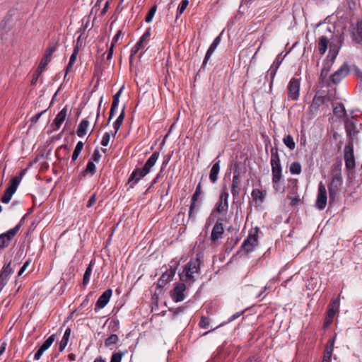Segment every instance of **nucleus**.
I'll use <instances>...</instances> for the list:
<instances>
[{"instance_id":"obj_9","label":"nucleus","mask_w":362,"mask_h":362,"mask_svg":"<svg viewBox=\"0 0 362 362\" xmlns=\"http://www.w3.org/2000/svg\"><path fill=\"white\" fill-rule=\"evenodd\" d=\"M300 79L292 78L287 86L288 96L292 100H297L300 96Z\"/></svg>"},{"instance_id":"obj_25","label":"nucleus","mask_w":362,"mask_h":362,"mask_svg":"<svg viewBox=\"0 0 362 362\" xmlns=\"http://www.w3.org/2000/svg\"><path fill=\"white\" fill-rule=\"evenodd\" d=\"M334 115L338 118H344L346 116V111L342 103H337L333 107Z\"/></svg>"},{"instance_id":"obj_18","label":"nucleus","mask_w":362,"mask_h":362,"mask_svg":"<svg viewBox=\"0 0 362 362\" xmlns=\"http://www.w3.org/2000/svg\"><path fill=\"white\" fill-rule=\"evenodd\" d=\"M112 291L109 288L105 291L102 295L98 298L95 307V311L98 312L100 309H102L106 306L110 301L112 296Z\"/></svg>"},{"instance_id":"obj_31","label":"nucleus","mask_w":362,"mask_h":362,"mask_svg":"<svg viewBox=\"0 0 362 362\" xmlns=\"http://www.w3.org/2000/svg\"><path fill=\"white\" fill-rule=\"evenodd\" d=\"M96 173V166L93 160H89L87 163L86 169L81 173V175L85 176L86 174L93 175Z\"/></svg>"},{"instance_id":"obj_59","label":"nucleus","mask_w":362,"mask_h":362,"mask_svg":"<svg viewBox=\"0 0 362 362\" xmlns=\"http://www.w3.org/2000/svg\"><path fill=\"white\" fill-rule=\"evenodd\" d=\"M90 16H86L82 19V25L83 26V30H85L89 26Z\"/></svg>"},{"instance_id":"obj_33","label":"nucleus","mask_w":362,"mask_h":362,"mask_svg":"<svg viewBox=\"0 0 362 362\" xmlns=\"http://www.w3.org/2000/svg\"><path fill=\"white\" fill-rule=\"evenodd\" d=\"M289 171L292 175H299L302 171L301 164L298 161L291 163Z\"/></svg>"},{"instance_id":"obj_34","label":"nucleus","mask_w":362,"mask_h":362,"mask_svg":"<svg viewBox=\"0 0 362 362\" xmlns=\"http://www.w3.org/2000/svg\"><path fill=\"white\" fill-rule=\"evenodd\" d=\"M283 142L290 150H293L296 148V143L291 134L286 135L283 139Z\"/></svg>"},{"instance_id":"obj_5","label":"nucleus","mask_w":362,"mask_h":362,"mask_svg":"<svg viewBox=\"0 0 362 362\" xmlns=\"http://www.w3.org/2000/svg\"><path fill=\"white\" fill-rule=\"evenodd\" d=\"M224 234L223 220V218H218L212 228L210 241L211 245H217L218 241L221 239Z\"/></svg>"},{"instance_id":"obj_1","label":"nucleus","mask_w":362,"mask_h":362,"mask_svg":"<svg viewBox=\"0 0 362 362\" xmlns=\"http://www.w3.org/2000/svg\"><path fill=\"white\" fill-rule=\"evenodd\" d=\"M341 162L334 163L331 169V182L328 185L329 204H332L336 199L338 191L340 189L343 178L341 175Z\"/></svg>"},{"instance_id":"obj_14","label":"nucleus","mask_w":362,"mask_h":362,"mask_svg":"<svg viewBox=\"0 0 362 362\" xmlns=\"http://www.w3.org/2000/svg\"><path fill=\"white\" fill-rule=\"evenodd\" d=\"M327 190L325 185L322 182H320L318 185V192L317 200L315 202L316 207L320 210L324 209L327 205Z\"/></svg>"},{"instance_id":"obj_15","label":"nucleus","mask_w":362,"mask_h":362,"mask_svg":"<svg viewBox=\"0 0 362 362\" xmlns=\"http://www.w3.org/2000/svg\"><path fill=\"white\" fill-rule=\"evenodd\" d=\"M344 151L346 168L348 170H353L356 166L353 145H346Z\"/></svg>"},{"instance_id":"obj_11","label":"nucleus","mask_w":362,"mask_h":362,"mask_svg":"<svg viewBox=\"0 0 362 362\" xmlns=\"http://www.w3.org/2000/svg\"><path fill=\"white\" fill-rule=\"evenodd\" d=\"M202 194V184L201 182H199L197 185L195 192L192 196L191 202H190V206L189 209V214H188V218L192 219L193 221L195 220L196 216L194 214V210L196 208H199V206L197 204V201L199 197V196Z\"/></svg>"},{"instance_id":"obj_39","label":"nucleus","mask_w":362,"mask_h":362,"mask_svg":"<svg viewBox=\"0 0 362 362\" xmlns=\"http://www.w3.org/2000/svg\"><path fill=\"white\" fill-rule=\"evenodd\" d=\"M127 353V351L114 352L112 354L110 362H121L122 357Z\"/></svg>"},{"instance_id":"obj_40","label":"nucleus","mask_w":362,"mask_h":362,"mask_svg":"<svg viewBox=\"0 0 362 362\" xmlns=\"http://www.w3.org/2000/svg\"><path fill=\"white\" fill-rule=\"evenodd\" d=\"M296 190H297V188H296L295 189H293L292 190V193H291L292 194L291 195L289 194L287 196L288 199H289L291 200V204L292 206L296 205L300 201L299 196L297 194Z\"/></svg>"},{"instance_id":"obj_24","label":"nucleus","mask_w":362,"mask_h":362,"mask_svg":"<svg viewBox=\"0 0 362 362\" xmlns=\"http://www.w3.org/2000/svg\"><path fill=\"white\" fill-rule=\"evenodd\" d=\"M67 115V108L66 107H64L56 116L54 124L56 127V129H59L62 124L64 122V121L66 119Z\"/></svg>"},{"instance_id":"obj_20","label":"nucleus","mask_w":362,"mask_h":362,"mask_svg":"<svg viewBox=\"0 0 362 362\" xmlns=\"http://www.w3.org/2000/svg\"><path fill=\"white\" fill-rule=\"evenodd\" d=\"M325 102V95L323 92L317 91L310 105L311 111H317L319 107Z\"/></svg>"},{"instance_id":"obj_21","label":"nucleus","mask_w":362,"mask_h":362,"mask_svg":"<svg viewBox=\"0 0 362 362\" xmlns=\"http://www.w3.org/2000/svg\"><path fill=\"white\" fill-rule=\"evenodd\" d=\"M266 194V190H260L259 189H252L251 195L253 201L255 202L256 206H259L264 202Z\"/></svg>"},{"instance_id":"obj_23","label":"nucleus","mask_w":362,"mask_h":362,"mask_svg":"<svg viewBox=\"0 0 362 362\" xmlns=\"http://www.w3.org/2000/svg\"><path fill=\"white\" fill-rule=\"evenodd\" d=\"M339 308V299L337 298L332 300L328 305V310L327 314L329 318H334L336 312Z\"/></svg>"},{"instance_id":"obj_42","label":"nucleus","mask_w":362,"mask_h":362,"mask_svg":"<svg viewBox=\"0 0 362 362\" xmlns=\"http://www.w3.org/2000/svg\"><path fill=\"white\" fill-rule=\"evenodd\" d=\"M91 272H92V265H91V264H90L88 265V267L86 268V272L83 274V284L84 286L86 285L89 282Z\"/></svg>"},{"instance_id":"obj_64","label":"nucleus","mask_w":362,"mask_h":362,"mask_svg":"<svg viewBox=\"0 0 362 362\" xmlns=\"http://www.w3.org/2000/svg\"><path fill=\"white\" fill-rule=\"evenodd\" d=\"M43 112H44V111L32 117V118L30 119V122H31L32 124H35L38 121V119H40L41 115L43 114Z\"/></svg>"},{"instance_id":"obj_57","label":"nucleus","mask_w":362,"mask_h":362,"mask_svg":"<svg viewBox=\"0 0 362 362\" xmlns=\"http://www.w3.org/2000/svg\"><path fill=\"white\" fill-rule=\"evenodd\" d=\"M123 35V33L121 30H119L116 35L114 36L111 45H113L115 47V45L117 42L119 37Z\"/></svg>"},{"instance_id":"obj_2","label":"nucleus","mask_w":362,"mask_h":362,"mask_svg":"<svg viewBox=\"0 0 362 362\" xmlns=\"http://www.w3.org/2000/svg\"><path fill=\"white\" fill-rule=\"evenodd\" d=\"M159 152L155 151L145 163L144 165L141 168H136L130 175L128 180V183L130 187H133L141 179L148 175L151 169L155 165L158 158H159Z\"/></svg>"},{"instance_id":"obj_54","label":"nucleus","mask_w":362,"mask_h":362,"mask_svg":"<svg viewBox=\"0 0 362 362\" xmlns=\"http://www.w3.org/2000/svg\"><path fill=\"white\" fill-rule=\"evenodd\" d=\"M276 71L277 69H276V68H274V66H271L270 69L267 71V75L269 76L271 78V85L273 83Z\"/></svg>"},{"instance_id":"obj_28","label":"nucleus","mask_w":362,"mask_h":362,"mask_svg":"<svg viewBox=\"0 0 362 362\" xmlns=\"http://www.w3.org/2000/svg\"><path fill=\"white\" fill-rule=\"evenodd\" d=\"M71 331L70 328H67L65 330L64 336H63L62 340L59 342V351L60 352L63 351L64 350V349L66 348V346H67V344H68V341H69V337H70V334H71Z\"/></svg>"},{"instance_id":"obj_12","label":"nucleus","mask_w":362,"mask_h":362,"mask_svg":"<svg viewBox=\"0 0 362 362\" xmlns=\"http://www.w3.org/2000/svg\"><path fill=\"white\" fill-rule=\"evenodd\" d=\"M21 227V221L13 228L8 230L6 233L0 235V248L7 247L11 240L16 236Z\"/></svg>"},{"instance_id":"obj_27","label":"nucleus","mask_w":362,"mask_h":362,"mask_svg":"<svg viewBox=\"0 0 362 362\" xmlns=\"http://www.w3.org/2000/svg\"><path fill=\"white\" fill-rule=\"evenodd\" d=\"M89 125V122L86 119H83L78 124L76 134L78 136L83 137L87 133V129Z\"/></svg>"},{"instance_id":"obj_16","label":"nucleus","mask_w":362,"mask_h":362,"mask_svg":"<svg viewBox=\"0 0 362 362\" xmlns=\"http://www.w3.org/2000/svg\"><path fill=\"white\" fill-rule=\"evenodd\" d=\"M186 289V286L184 283H177L171 291V298L176 302H181L185 299L184 292Z\"/></svg>"},{"instance_id":"obj_29","label":"nucleus","mask_w":362,"mask_h":362,"mask_svg":"<svg viewBox=\"0 0 362 362\" xmlns=\"http://www.w3.org/2000/svg\"><path fill=\"white\" fill-rule=\"evenodd\" d=\"M173 278L169 276V275L163 274L160 278L158 279L157 283V289H162L164 288L169 282L173 280Z\"/></svg>"},{"instance_id":"obj_48","label":"nucleus","mask_w":362,"mask_h":362,"mask_svg":"<svg viewBox=\"0 0 362 362\" xmlns=\"http://www.w3.org/2000/svg\"><path fill=\"white\" fill-rule=\"evenodd\" d=\"M210 324V319L205 316H202L199 322V326L201 328L206 329Z\"/></svg>"},{"instance_id":"obj_50","label":"nucleus","mask_w":362,"mask_h":362,"mask_svg":"<svg viewBox=\"0 0 362 362\" xmlns=\"http://www.w3.org/2000/svg\"><path fill=\"white\" fill-rule=\"evenodd\" d=\"M356 35L357 36L355 37L356 41L358 42H362V23L357 24Z\"/></svg>"},{"instance_id":"obj_13","label":"nucleus","mask_w":362,"mask_h":362,"mask_svg":"<svg viewBox=\"0 0 362 362\" xmlns=\"http://www.w3.org/2000/svg\"><path fill=\"white\" fill-rule=\"evenodd\" d=\"M356 121L357 119L354 116H352L350 119H346L345 121V130L347 136L351 140L357 139L359 133V130L356 128Z\"/></svg>"},{"instance_id":"obj_7","label":"nucleus","mask_w":362,"mask_h":362,"mask_svg":"<svg viewBox=\"0 0 362 362\" xmlns=\"http://www.w3.org/2000/svg\"><path fill=\"white\" fill-rule=\"evenodd\" d=\"M22 175L23 173L21 172L20 173L19 176L14 177L11 179L9 186L1 197V200L3 203L8 204L10 202L13 194L16 192L18 187L20 185Z\"/></svg>"},{"instance_id":"obj_44","label":"nucleus","mask_w":362,"mask_h":362,"mask_svg":"<svg viewBox=\"0 0 362 362\" xmlns=\"http://www.w3.org/2000/svg\"><path fill=\"white\" fill-rule=\"evenodd\" d=\"M78 54V47L75 46L73 50V53L71 55V57L69 59V66H73L74 64L76 62L77 59V55Z\"/></svg>"},{"instance_id":"obj_63","label":"nucleus","mask_w":362,"mask_h":362,"mask_svg":"<svg viewBox=\"0 0 362 362\" xmlns=\"http://www.w3.org/2000/svg\"><path fill=\"white\" fill-rule=\"evenodd\" d=\"M281 62H282V59H280L279 56H278L275 59V60L272 66H274V67L276 68V69H278L279 66L281 65Z\"/></svg>"},{"instance_id":"obj_36","label":"nucleus","mask_w":362,"mask_h":362,"mask_svg":"<svg viewBox=\"0 0 362 362\" xmlns=\"http://www.w3.org/2000/svg\"><path fill=\"white\" fill-rule=\"evenodd\" d=\"M119 341V337L116 334H112L105 341V346L110 347L112 345L117 344Z\"/></svg>"},{"instance_id":"obj_22","label":"nucleus","mask_w":362,"mask_h":362,"mask_svg":"<svg viewBox=\"0 0 362 362\" xmlns=\"http://www.w3.org/2000/svg\"><path fill=\"white\" fill-rule=\"evenodd\" d=\"M220 160L218 157H217L215 160L213 166L211 169L209 174V179L212 183H216L218 180V174L220 172Z\"/></svg>"},{"instance_id":"obj_60","label":"nucleus","mask_w":362,"mask_h":362,"mask_svg":"<svg viewBox=\"0 0 362 362\" xmlns=\"http://www.w3.org/2000/svg\"><path fill=\"white\" fill-rule=\"evenodd\" d=\"M45 351L44 349H42L41 347H40L39 349L36 351V353L34 355V359L36 361H38L41 358L42 354Z\"/></svg>"},{"instance_id":"obj_37","label":"nucleus","mask_w":362,"mask_h":362,"mask_svg":"<svg viewBox=\"0 0 362 362\" xmlns=\"http://www.w3.org/2000/svg\"><path fill=\"white\" fill-rule=\"evenodd\" d=\"M243 313V311H241V312H238L236 313H235L234 315H233L231 317H229L228 320L226 322H223L221 324H220L218 326H217L216 328L211 329V330H209V331H207L206 332L204 333L203 335H206L208 334L209 332H211L213 331H214L216 329L220 327H222L226 323H228L230 322H232L233 320L237 319L238 317H239L240 315H242Z\"/></svg>"},{"instance_id":"obj_35","label":"nucleus","mask_w":362,"mask_h":362,"mask_svg":"<svg viewBox=\"0 0 362 362\" xmlns=\"http://www.w3.org/2000/svg\"><path fill=\"white\" fill-rule=\"evenodd\" d=\"M337 335L335 334L332 338L329 339L325 348V354L332 356L333 348Z\"/></svg>"},{"instance_id":"obj_47","label":"nucleus","mask_w":362,"mask_h":362,"mask_svg":"<svg viewBox=\"0 0 362 362\" xmlns=\"http://www.w3.org/2000/svg\"><path fill=\"white\" fill-rule=\"evenodd\" d=\"M214 51H215V49H214L209 46V47L206 53L205 57L204 59V61H203V63L202 65V68L204 67L206 65L209 59H210L211 56L214 52Z\"/></svg>"},{"instance_id":"obj_32","label":"nucleus","mask_w":362,"mask_h":362,"mask_svg":"<svg viewBox=\"0 0 362 362\" xmlns=\"http://www.w3.org/2000/svg\"><path fill=\"white\" fill-rule=\"evenodd\" d=\"M281 163L280 157L279 154V149L276 146L272 147L271 148V160L270 164L279 163Z\"/></svg>"},{"instance_id":"obj_19","label":"nucleus","mask_w":362,"mask_h":362,"mask_svg":"<svg viewBox=\"0 0 362 362\" xmlns=\"http://www.w3.org/2000/svg\"><path fill=\"white\" fill-rule=\"evenodd\" d=\"M57 49V44H53L52 45H49L47 50H46V52L43 57V58L41 59L40 64H39V66L42 68L43 69H45V67L47 66V65L48 64V63L51 61V58H52V55L53 54V52H54Z\"/></svg>"},{"instance_id":"obj_43","label":"nucleus","mask_w":362,"mask_h":362,"mask_svg":"<svg viewBox=\"0 0 362 362\" xmlns=\"http://www.w3.org/2000/svg\"><path fill=\"white\" fill-rule=\"evenodd\" d=\"M43 70L44 69L40 67L39 66H37V69L35 71V72L33 74V78L31 80V85L36 84V83L38 80V78L41 75Z\"/></svg>"},{"instance_id":"obj_17","label":"nucleus","mask_w":362,"mask_h":362,"mask_svg":"<svg viewBox=\"0 0 362 362\" xmlns=\"http://www.w3.org/2000/svg\"><path fill=\"white\" fill-rule=\"evenodd\" d=\"M349 72V68L346 63L344 64L337 71L331 75L332 81L337 84L341 81L342 78L346 77Z\"/></svg>"},{"instance_id":"obj_38","label":"nucleus","mask_w":362,"mask_h":362,"mask_svg":"<svg viewBox=\"0 0 362 362\" xmlns=\"http://www.w3.org/2000/svg\"><path fill=\"white\" fill-rule=\"evenodd\" d=\"M83 148V142L81 141H78L75 147V149H74L72 156H71L72 161H75L78 158Z\"/></svg>"},{"instance_id":"obj_4","label":"nucleus","mask_w":362,"mask_h":362,"mask_svg":"<svg viewBox=\"0 0 362 362\" xmlns=\"http://www.w3.org/2000/svg\"><path fill=\"white\" fill-rule=\"evenodd\" d=\"M241 190V180L240 178V173L238 170H235L233 171V175L232 179V183L230 186V192L233 196V200L234 204H237L241 206L242 202L238 200Z\"/></svg>"},{"instance_id":"obj_6","label":"nucleus","mask_w":362,"mask_h":362,"mask_svg":"<svg viewBox=\"0 0 362 362\" xmlns=\"http://www.w3.org/2000/svg\"><path fill=\"white\" fill-rule=\"evenodd\" d=\"M200 270V261L198 258L191 259L185 267V275L183 277L185 281L193 280L194 274L199 273Z\"/></svg>"},{"instance_id":"obj_52","label":"nucleus","mask_w":362,"mask_h":362,"mask_svg":"<svg viewBox=\"0 0 362 362\" xmlns=\"http://www.w3.org/2000/svg\"><path fill=\"white\" fill-rule=\"evenodd\" d=\"M110 139V133L106 132L103 136L102 140H101V145L103 146H107L109 144Z\"/></svg>"},{"instance_id":"obj_61","label":"nucleus","mask_w":362,"mask_h":362,"mask_svg":"<svg viewBox=\"0 0 362 362\" xmlns=\"http://www.w3.org/2000/svg\"><path fill=\"white\" fill-rule=\"evenodd\" d=\"M100 157L101 156L99 151L98 150H95L92 155L91 159L93 160V161L98 162L100 159Z\"/></svg>"},{"instance_id":"obj_58","label":"nucleus","mask_w":362,"mask_h":362,"mask_svg":"<svg viewBox=\"0 0 362 362\" xmlns=\"http://www.w3.org/2000/svg\"><path fill=\"white\" fill-rule=\"evenodd\" d=\"M96 202V195L93 194L89 199L87 203V207L90 208L95 204Z\"/></svg>"},{"instance_id":"obj_51","label":"nucleus","mask_w":362,"mask_h":362,"mask_svg":"<svg viewBox=\"0 0 362 362\" xmlns=\"http://www.w3.org/2000/svg\"><path fill=\"white\" fill-rule=\"evenodd\" d=\"M178 264L175 263V265H171L168 269H167L164 274L169 275L172 278L174 277Z\"/></svg>"},{"instance_id":"obj_62","label":"nucleus","mask_w":362,"mask_h":362,"mask_svg":"<svg viewBox=\"0 0 362 362\" xmlns=\"http://www.w3.org/2000/svg\"><path fill=\"white\" fill-rule=\"evenodd\" d=\"M123 88H124V86H122L119 88V90L114 95L113 100L119 103V98H120V95H121Z\"/></svg>"},{"instance_id":"obj_53","label":"nucleus","mask_w":362,"mask_h":362,"mask_svg":"<svg viewBox=\"0 0 362 362\" xmlns=\"http://www.w3.org/2000/svg\"><path fill=\"white\" fill-rule=\"evenodd\" d=\"M151 34V28H148L146 30V32L143 34V35L140 37V40L141 41H143L144 42L146 43L150 38Z\"/></svg>"},{"instance_id":"obj_49","label":"nucleus","mask_w":362,"mask_h":362,"mask_svg":"<svg viewBox=\"0 0 362 362\" xmlns=\"http://www.w3.org/2000/svg\"><path fill=\"white\" fill-rule=\"evenodd\" d=\"M331 66L332 64L329 62L324 64L323 68L322 69L321 71L320 77L325 78L327 76Z\"/></svg>"},{"instance_id":"obj_45","label":"nucleus","mask_w":362,"mask_h":362,"mask_svg":"<svg viewBox=\"0 0 362 362\" xmlns=\"http://www.w3.org/2000/svg\"><path fill=\"white\" fill-rule=\"evenodd\" d=\"M156 8H157V7H156V5L152 6L150 8V10L148 11V13H147V15L146 16V18H145V21L146 23H150L152 21V19H153V16H154V15L156 13Z\"/></svg>"},{"instance_id":"obj_10","label":"nucleus","mask_w":362,"mask_h":362,"mask_svg":"<svg viewBox=\"0 0 362 362\" xmlns=\"http://www.w3.org/2000/svg\"><path fill=\"white\" fill-rule=\"evenodd\" d=\"M272 168V183L275 190H279V183L284 180V175L282 174V166L281 163L271 164Z\"/></svg>"},{"instance_id":"obj_56","label":"nucleus","mask_w":362,"mask_h":362,"mask_svg":"<svg viewBox=\"0 0 362 362\" xmlns=\"http://www.w3.org/2000/svg\"><path fill=\"white\" fill-rule=\"evenodd\" d=\"M10 272H11V269H9V265H8L6 268H4V269L1 273L0 276L3 273H4V274L3 276V279H1V282L2 281L4 282V285L5 284V281L6 279L7 276H8V274H10Z\"/></svg>"},{"instance_id":"obj_8","label":"nucleus","mask_w":362,"mask_h":362,"mask_svg":"<svg viewBox=\"0 0 362 362\" xmlns=\"http://www.w3.org/2000/svg\"><path fill=\"white\" fill-rule=\"evenodd\" d=\"M228 192L226 189H223L220 194L218 200L215 205L213 212L216 211L218 214L226 215L228 210Z\"/></svg>"},{"instance_id":"obj_55","label":"nucleus","mask_w":362,"mask_h":362,"mask_svg":"<svg viewBox=\"0 0 362 362\" xmlns=\"http://www.w3.org/2000/svg\"><path fill=\"white\" fill-rule=\"evenodd\" d=\"M124 117H125V108L124 107L122 108L119 115L118 116V117L117 118V119L115 121V122L116 123H118L119 124H122V122H123V120L124 119Z\"/></svg>"},{"instance_id":"obj_30","label":"nucleus","mask_w":362,"mask_h":362,"mask_svg":"<svg viewBox=\"0 0 362 362\" xmlns=\"http://www.w3.org/2000/svg\"><path fill=\"white\" fill-rule=\"evenodd\" d=\"M327 45H328L327 37L325 36H321L319 38V41H318V49H319L320 54L323 55L325 53V52L327 49Z\"/></svg>"},{"instance_id":"obj_3","label":"nucleus","mask_w":362,"mask_h":362,"mask_svg":"<svg viewBox=\"0 0 362 362\" xmlns=\"http://www.w3.org/2000/svg\"><path fill=\"white\" fill-rule=\"evenodd\" d=\"M259 230L258 227L253 228L250 230L247 238L241 245L239 252L243 251L245 255H249L254 250L258 244Z\"/></svg>"},{"instance_id":"obj_46","label":"nucleus","mask_w":362,"mask_h":362,"mask_svg":"<svg viewBox=\"0 0 362 362\" xmlns=\"http://www.w3.org/2000/svg\"><path fill=\"white\" fill-rule=\"evenodd\" d=\"M189 4V1L188 0H182V1L180 2V5L178 6V8H177V18L178 17V14H182L185 10L186 9V8L187 7Z\"/></svg>"},{"instance_id":"obj_26","label":"nucleus","mask_w":362,"mask_h":362,"mask_svg":"<svg viewBox=\"0 0 362 362\" xmlns=\"http://www.w3.org/2000/svg\"><path fill=\"white\" fill-rule=\"evenodd\" d=\"M340 49V46H337L334 44H330L329 50L327 58L329 59V63L332 64L339 53V50Z\"/></svg>"},{"instance_id":"obj_41","label":"nucleus","mask_w":362,"mask_h":362,"mask_svg":"<svg viewBox=\"0 0 362 362\" xmlns=\"http://www.w3.org/2000/svg\"><path fill=\"white\" fill-rule=\"evenodd\" d=\"M55 340V334L49 336L40 346L45 351L47 350Z\"/></svg>"}]
</instances>
